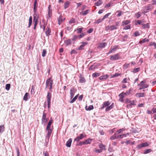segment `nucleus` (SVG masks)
I'll list each match as a JSON object with an SVG mask.
<instances>
[{"label": "nucleus", "mask_w": 156, "mask_h": 156, "mask_svg": "<svg viewBox=\"0 0 156 156\" xmlns=\"http://www.w3.org/2000/svg\"><path fill=\"white\" fill-rule=\"evenodd\" d=\"M137 96L139 97H144L145 96V94L144 93H137Z\"/></svg>", "instance_id": "obj_31"}, {"label": "nucleus", "mask_w": 156, "mask_h": 156, "mask_svg": "<svg viewBox=\"0 0 156 156\" xmlns=\"http://www.w3.org/2000/svg\"><path fill=\"white\" fill-rule=\"evenodd\" d=\"M119 59H120V57L118 54H116L113 55H112L110 58V60L113 61L117 60Z\"/></svg>", "instance_id": "obj_5"}, {"label": "nucleus", "mask_w": 156, "mask_h": 156, "mask_svg": "<svg viewBox=\"0 0 156 156\" xmlns=\"http://www.w3.org/2000/svg\"><path fill=\"white\" fill-rule=\"evenodd\" d=\"M94 30L93 28H90L87 31V33H92Z\"/></svg>", "instance_id": "obj_60"}, {"label": "nucleus", "mask_w": 156, "mask_h": 156, "mask_svg": "<svg viewBox=\"0 0 156 156\" xmlns=\"http://www.w3.org/2000/svg\"><path fill=\"white\" fill-rule=\"evenodd\" d=\"M64 43L66 46H68L71 43L70 40H67L65 41Z\"/></svg>", "instance_id": "obj_32"}, {"label": "nucleus", "mask_w": 156, "mask_h": 156, "mask_svg": "<svg viewBox=\"0 0 156 156\" xmlns=\"http://www.w3.org/2000/svg\"><path fill=\"white\" fill-rule=\"evenodd\" d=\"M129 63H126L124 65V67L125 69H127L129 66Z\"/></svg>", "instance_id": "obj_61"}, {"label": "nucleus", "mask_w": 156, "mask_h": 156, "mask_svg": "<svg viewBox=\"0 0 156 156\" xmlns=\"http://www.w3.org/2000/svg\"><path fill=\"white\" fill-rule=\"evenodd\" d=\"M111 4L110 3H108L107 4H106L105 5V8H108V7H110V6H111Z\"/></svg>", "instance_id": "obj_63"}, {"label": "nucleus", "mask_w": 156, "mask_h": 156, "mask_svg": "<svg viewBox=\"0 0 156 156\" xmlns=\"http://www.w3.org/2000/svg\"><path fill=\"white\" fill-rule=\"evenodd\" d=\"M108 77V75H105L100 76L99 79L100 80L106 79Z\"/></svg>", "instance_id": "obj_26"}, {"label": "nucleus", "mask_w": 156, "mask_h": 156, "mask_svg": "<svg viewBox=\"0 0 156 156\" xmlns=\"http://www.w3.org/2000/svg\"><path fill=\"white\" fill-rule=\"evenodd\" d=\"M117 134H116L115 133L113 136L111 137L110 138L112 140H115V139H117Z\"/></svg>", "instance_id": "obj_49"}, {"label": "nucleus", "mask_w": 156, "mask_h": 156, "mask_svg": "<svg viewBox=\"0 0 156 156\" xmlns=\"http://www.w3.org/2000/svg\"><path fill=\"white\" fill-rule=\"evenodd\" d=\"M37 15L36 14L35 15L34 14V26H36L37 24V22L38 19V16H37Z\"/></svg>", "instance_id": "obj_9"}, {"label": "nucleus", "mask_w": 156, "mask_h": 156, "mask_svg": "<svg viewBox=\"0 0 156 156\" xmlns=\"http://www.w3.org/2000/svg\"><path fill=\"white\" fill-rule=\"evenodd\" d=\"M146 23V22L144 20H137V24L142 25V26L144 23Z\"/></svg>", "instance_id": "obj_22"}, {"label": "nucleus", "mask_w": 156, "mask_h": 156, "mask_svg": "<svg viewBox=\"0 0 156 156\" xmlns=\"http://www.w3.org/2000/svg\"><path fill=\"white\" fill-rule=\"evenodd\" d=\"M145 81H142L140 82L139 84L138 85V86H140V87L139 88L140 90L147 88L148 87V85L146 84H145Z\"/></svg>", "instance_id": "obj_3"}, {"label": "nucleus", "mask_w": 156, "mask_h": 156, "mask_svg": "<svg viewBox=\"0 0 156 156\" xmlns=\"http://www.w3.org/2000/svg\"><path fill=\"white\" fill-rule=\"evenodd\" d=\"M77 91L76 89L74 87H72L71 88L70 90V97L71 98V99H72L73 97L74 96L75 93V92H76Z\"/></svg>", "instance_id": "obj_4"}, {"label": "nucleus", "mask_w": 156, "mask_h": 156, "mask_svg": "<svg viewBox=\"0 0 156 156\" xmlns=\"http://www.w3.org/2000/svg\"><path fill=\"white\" fill-rule=\"evenodd\" d=\"M101 3L102 1L101 0H99L95 3V5L97 6H99L101 4Z\"/></svg>", "instance_id": "obj_46"}, {"label": "nucleus", "mask_w": 156, "mask_h": 156, "mask_svg": "<svg viewBox=\"0 0 156 156\" xmlns=\"http://www.w3.org/2000/svg\"><path fill=\"white\" fill-rule=\"evenodd\" d=\"M90 10H87L85 11H82L80 13V14L82 16H85L90 11Z\"/></svg>", "instance_id": "obj_18"}, {"label": "nucleus", "mask_w": 156, "mask_h": 156, "mask_svg": "<svg viewBox=\"0 0 156 156\" xmlns=\"http://www.w3.org/2000/svg\"><path fill=\"white\" fill-rule=\"evenodd\" d=\"M46 30H47L46 31V35L48 36L49 35L50 33L51 32V30L48 27L46 28Z\"/></svg>", "instance_id": "obj_37"}, {"label": "nucleus", "mask_w": 156, "mask_h": 156, "mask_svg": "<svg viewBox=\"0 0 156 156\" xmlns=\"http://www.w3.org/2000/svg\"><path fill=\"white\" fill-rule=\"evenodd\" d=\"M114 107V103H112L110 106H108V107H107L106 108V109H105V111H108L110 110H111V109L113 108Z\"/></svg>", "instance_id": "obj_23"}, {"label": "nucleus", "mask_w": 156, "mask_h": 156, "mask_svg": "<svg viewBox=\"0 0 156 156\" xmlns=\"http://www.w3.org/2000/svg\"><path fill=\"white\" fill-rule=\"evenodd\" d=\"M52 120L51 119H50V120L49 121L48 125L46 128V130H48L49 129H51L50 128L51 126V124L52 123Z\"/></svg>", "instance_id": "obj_15"}, {"label": "nucleus", "mask_w": 156, "mask_h": 156, "mask_svg": "<svg viewBox=\"0 0 156 156\" xmlns=\"http://www.w3.org/2000/svg\"><path fill=\"white\" fill-rule=\"evenodd\" d=\"M149 41V40H142L141 41H140L139 42V43H144L145 42H148Z\"/></svg>", "instance_id": "obj_58"}, {"label": "nucleus", "mask_w": 156, "mask_h": 156, "mask_svg": "<svg viewBox=\"0 0 156 156\" xmlns=\"http://www.w3.org/2000/svg\"><path fill=\"white\" fill-rule=\"evenodd\" d=\"M92 140L90 138L84 141H83V144L86 145L88 144H90Z\"/></svg>", "instance_id": "obj_19"}, {"label": "nucleus", "mask_w": 156, "mask_h": 156, "mask_svg": "<svg viewBox=\"0 0 156 156\" xmlns=\"http://www.w3.org/2000/svg\"><path fill=\"white\" fill-rule=\"evenodd\" d=\"M152 151V149H148L147 150H145L144 153V154H147L148 153H149L151 152Z\"/></svg>", "instance_id": "obj_40"}, {"label": "nucleus", "mask_w": 156, "mask_h": 156, "mask_svg": "<svg viewBox=\"0 0 156 156\" xmlns=\"http://www.w3.org/2000/svg\"><path fill=\"white\" fill-rule=\"evenodd\" d=\"M79 94H78L76 95L75 96V97L71 100L69 102L71 103H73L77 99L79 95Z\"/></svg>", "instance_id": "obj_30"}, {"label": "nucleus", "mask_w": 156, "mask_h": 156, "mask_svg": "<svg viewBox=\"0 0 156 156\" xmlns=\"http://www.w3.org/2000/svg\"><path fill=\"white\" fill-rule=\"evenodd\" d=\"M10 87V84H7L5 85V89L7 90H9Z\"/></svg>", "instance_id": "obj_51"}, {"label": "nucleus", "mask_w": 156, "mask_h": 156, "mask_svg": "<svg viewBox=\"0 0 156 156\" xmlns=\"http://www.w3.org/2000/svg\"><path fill=\"white\" fill-rule=\"evenodd\" d=\"M125 130V128H122V129H120L118 130L116 132L118 133H120L124 131Z\"/></svg>", "instance_id": "obj_48"}, {"label": "nucleus", "mask_w": 156, "mask_h": 156, "mask_svg": "<svg viewBox=\"0 0 156 156\" xmlns=\"http://www.w3.org/2000/svg\"><path fill=\"white\" fill-rule=\"evenodd\" d=\"M118 45L114 46L112 48H111L110 49L109 52L108 53V54H109L110 53H112V52H113V51H116L117 49L118 48Z\"/></svg>", "instance_id": "obj_13"}, {"label": "nucleus", "mask_w": 156, "mask_h": 156, "mask_svg": "<svg viewBox=\"0 0 156 156\" xmlns=\"http://www.w3.org/2000/svg\"><path fill=\"white\" fill-rule=\"evenodd\" d=\"M104 20H103V19H98L97 21L95 22L96 23L99 24L101 23Z\"/></svg>", "instance_id": "obj_47"}, {"label": "nucleus", "mask_w": 156, "mask_h": 156, "mask_svg": "<svg viewBox=\"0 0 156 156\" xmlns=\"http://www.w3.org/2000/svg\"><path fill=\"white\" fill-rule=\"evenodd\" d=\"M5 130V127L3 125L0 126V133H2Z\"/></svg>", "instance_id": "obj_35"}, {"label": "nucleus", "mask_w": 156, "mask_h": 156, "mask_svg": "<svg viewBox=\"0 0 156 156\" xmlns=\"http://www.w3.org/2000/svg\"><path fill=\"white\" fill-rule=\"evenodd\" d=\"M83 29V27H81L80 28H77L76 29V31H77V32L78 33H81L82 31V30Z\"/></svg>", "instance_id": "obj_43"}, {"label": "nucleus", "mask_w": 156, "mask_h": 156, "mask_svg": "<svg viewBox=\"0 0 156 156\" xmlns=\"http://www.w3.org/2000/svg\"><path fill=\"white\" fill-rule=\"evenodd\" d=\"M53 84V80L50 78L47 80L46 82L45 88H47L49 87V89L51 90L52 88V85Z\"/></svg>", "instance_id": "obj_1"}, {"label": "nucleus", "mask_w": 156, "mask_h": 156, "mask_svg": "<svg viewBox=\"0 0 156 156\" xmlns=\"http://www.w3.org/2000/svg\"><path fill=\"white\" fill-rule=\"evenodd\" d=\"M51 93L48 92L47 96V102L51 101Z\"/></svg>", "instance_id": "obj_25"}, {"label": "nucleus", "mask_w": 156, "mask_h": 156, "mask_svg": "<svg viewBox=\"0 0 156 156\" xmlns=\"http://www.w3.org/2000/svg\"><path fill=\"white\" fill-rule=\"evenodd\" d=\"M75 23V19L74 18H72L69 22V23L70 24L74 23Z\"/></svg>", "instance_id": "obj_56"}, {"label": "nucleus", "mask_w": 156, "mask_h": 156, "mask_svg": "<svg viewBox=\"0 0 156 156\" xmlns=\"http://www.w3.org/2000/svg\"><path fill=\"white\" fill-rule=\"evenodd\" d=\"M119 96L120 97V98L119 99V101H123V98H124V95L123 93H121L119 95Z\"/></svg>", "instance_id": "obj_38"}, {"label": "nucleus", "mask_w": 156, "mask_h": 156, "mask_svg": "<svg viewBox=\"0 0 156 156\" xmlns=\"http://www.w3.org/2000/svg\"><path fill=\"white\" fill-rule=\"evenodd\" d=\"M110 104V103L109 101L104 102L103 103L102 107L101 108V109H103L106 106L108 107Z\"/></svg>", "instance_id": "obj_12"}, {"label": "nucleus", "mask_w": 156, "mask_h": 156, "mask_svg": "<svg viewBox=\"0 0 156 156\" xmlns=\"http://www.w3.org/2000/svg\"><path fill=\"white\" fill-rule=\"evenodd\" d=\"M46 114L44 113V112L43 113V115L42 118V121L43 122L46 119Z\"/></svg>", "instance_id": "obj_41"}, {"label": "nucleus", "mask_w": 156, "mask_h": 156, "mask_svg": "<svg viewBox=\"0 0 156 156\" xmlns=\"http://www.w3.org/2000/svg\"><path fill=\"white\" fill-rule=\"evenodd\" d=\"M85 80L84 77H83L81 76H80L79 82L80 83H85Z\"/></svg>", "instance_id": "obj_28"}, {"label": "nucleus", "mask_w": 156, "mask_h": 156, "mask_svg": "<svg viewBox=\"0 0 156 156\" xmlns=\"http://www.w3.org/2000/svg\"><path fill=\"white\" fill-rule=\"evenodd\" d=\"M65 19L64 18H62V16L61 15H60L58 19V24L60 25L61 23Z\"/></svg>", "instance_id": "obj_14"}, {"label": "nucleus", "mask_w": 156, "mask_h": 156, "mask_svg": "<svg viewBox=\"0 0 156 156\" xmlns=\"http://www.w3.org/2000/svg\"><path fill=\"white\" fill-rule=\"evenodd\" d=\"M51 6L49 5L48 8V15L49 17L51 16L52 15V10L51 9Z\"/></svg>", "instance_id": "obj_11"}, {"label": "nucleus", "mask_w": 156, "mask_h": 156, "mask_svg": "<svg viewBox=\"0 0 156 156\" xmlns=\"http://www.w3.org/2000/svg\"><path fill=\"white\" fill-rule=\"evenodd\" d=\"M88 43L87 42H82L81 43L82 44L78 48L77 50H80L83 49V47L84 46L87 44Z\"/></svg>", "instance_id": "obj_10"}, {"label": "nucleus", "mask_w": 156, "mask_h": 156, "mask_svg": "<svg viewBox=\"0 0 156 156\" xmlns=\"http://www.w3.org/2000/svg\"><path fill=\"white\" fill-rule=\"evenodd\" d=\"M105 29L107 30H112L117 29V27H115L114 25L108 26L106 27Z\"/></svg>", "instance_id": "obj_7"}, {"label": "nucleus", "mask_w": 156, "mask_h": 156, "mask_svg": "<svg viewBox=\"0 0 156 156\" xmlns=\"http://www.w3.org/2000/svg\"><path fill=\"white\" fill-rule=\"evenodd\" d=\"M116 13H118L117 15V16L119 17L122 15V12L121 11L118 10L116 11Z\"/></svg>", "instance_id": "obj_45"}, {"label": "nucleus", "mask_w": 156, "mask_h": 156, "mask_svg": "<svg viewBox=\"0 0 156 156\" xmlns=\"http://www.w3.org/2000/svg\"><path fill=\"white\" fill-rule=\"evenodd\" d=\"M100 74V73H95L92 74V76L93 77H96L99 76Z\"/></svg>", "instance_id": "obj_39"}, {"label": "nucleus", "mask_w": 156, "mask_h": 156, "mask_svg": "<svg viewBox=\"0 0 156 156\" xmlns=\"http://www.w3.org/2000/svg\"><path fill=\"white\" fill-rule=\"evenodd\" d=\"M107 44V43H99V45L98 47L100 48H104Z\"/></svg>", "instance_id": "obj_21"}, {"label": "nucleus", "mask_w": 156, "mask_h": 156, "mask_svg": "<svg viewBox=\"0 0 156 156\" xmlns=\"http://www.w3.org/2000/svg\"><path fill=\"white\" fill-rule=\"evenodd\" d=\"M152 112L153 113H156V108H154L152 109Z\"/></svg>", "instance_id": "obj_64"}, {"label": "nucleus", "mask_w": 156, "mask_h": 156, "mask_svg": "<svg viewBox=\"0 0 156 156\" xmlns=\"http://www.w3.org/2000/svg\"><path fill=\"white\" fill-rule=\"evenodd\" d=\"M142 27L144 28H149V24L148 23H144V25H143L142 26Z\"/></svg>", "instance_id": "obj_36"}, {"label": "nucleus", "mask_w": 156, "mask_h": 156, "mask_svg": "<svg viewBox=\"0 0 156 156\" xmlns=\"http://www.w3.org/2000/svg\"><path fill=\"white\" fill-rule=\"evenodd\" d=\"M117 136V139H122L124 137H125V135H124V134H122V135H118V136Z\"/></svg>", "instance_id": "obj_44"}, {"label": "nucleus", "mask_w": 156, "mask_h": 156, "mask_svg": "<svg viewBox=\"0 0 156 156\" xmlns=\"http://www.w3.org/2000/svg\"><path fill=\"white\" fill-rule=\"evenodd\" d=\"M149 142H147L145 143H143L141 144L138 145L137 147L138 148H140L142 147H144L148 146L149 145Z\"/></svg>", "instance_id": "obj_8"}, {"label": "nucleus", "mask_w": 156, "mask_h": 156, "mask_svg": "<svg viewBox=\"0 0 156 156\" xmlns=\"http://www.w3.org/2000/svg\"><path fill=\"white\" fill-rule=\"evenodd\" d=\"M85 135V134L84 133L81 134L80 136L75 138L74 140V141H80V140L82 139L83 138H84Z\"/></svg>", "instance_id": "obj_6"}, {"label": "nucleus", "mask_w": 156, "mask_h": 156, "mask_svg": "<svg viewBox=\"0 0 156 156\" xmlns=\"http://www.w3.org/2000/svg\"><path fill=\"white\" fill-rule=\"evenodd\" d=\"M131 90H132V89H130L128 91H127L125 93L122 92V93H123L124 95H127L129 94H130V91H131Z\"/></svg>", "instance_id": "obj_50"}, {"label": "nucleus", "mask_w": 156, "mask_h": 156, "mask_svg": "<svg viewBox=\"0 0 156 156\" xmlns=\"http://www.w3.org/2000/svg\"><path fill=\"white\" fill-rule=\"evenodd\" d=\"M46 130L48 131V133L46 136V137L47 138L49 139L52 131V129H49Z\"/></svg>", "instance_id": "obj_17"}, {"label": "nucleus", "mask_w": 156, "mask_h": 156, "mask_svg": "<svg viewBox=\"0 0 156 156\" xmlns=\"http://www.w3.org/2000/svg\"><path fill=\"white\" fill-rule=\"evenodd\" d=\"M130 23V20H123L122 22V25L123 26L124 25H127Z\"/></svg>", "instance_id": "obj_24"}, {"label": "nucleus", "mask_w": 156, "mask_h": 156, "mask_svg": "<svg viewBox=\"0 0 156 156\" xmlns=\"http://www.w3.org/2000/svg\"><path fill=\"white\" fill-rule=\"evenodd\" d=\"M29 94L28 93H26L23 97V100L27 101L28 100V96Z\"/></svg>", "instance_id": "obj_33"}, {"label": "nucleus", "mask_w": 156, "mask_h": 156, "mask_svg": "<svg viewBox=\"0 0 156 156\" xmlns=\"http://www.w3.org/2000/svg\"><path fill=\"white\" fill-rule=\"evenodd\" d=\"M102 150L101 149H96L95 150V152L96 153H100V152H102Z\"/></svg>", "instance_id": "obj_62"}, {"label": "nucleus", "mask_w": 156, "mask_h": 156, "mask_svg": "<svg viewBox=\"0 0 156 156\" xmlns=\"http://www.w3.org/2000/svg\"><path fill=\"white\" fill-rule=\"evenodd\" d=\"M96 68V66L94 65H92L90 66L89 67V69L90 70H92L94 69H95Z\"/></svg>", "instance_id": "obj_57"}, {"label": "nucleus", "mask_w": 156, "mask_h": 156, "mask_svg": "<svg viewBox=\"0 0 156 156\" xmlns=\"http://www.w3.org/2000/svg\"><path fill=\"white\" fill-rule=\"evenodd\" d=\"M130 25H128L127 26H125L123 28V29L124 30H128L130 28Z\"/></svg>", "instance_id": "obj_52"}, {"label": "nucleus", "mask_w": 156, "mask_h": 156, "mask_svg": "<svg viewBox=\"0 0 156 156\" xmlns=\"http://www.w3.org/2000/svg\"><path fill=\"white\" fill-rule=\"evenodd\" d=\"M37 2L34 1V15H35L37 12V6H36Z\"/></svg>", "instance_id": "obj_20"}, {"label": "nucleus", "mask_w": 156, "mask_h": 156, "mask_svg": "<svg viewBox=\"0 0 156 156\" xmlns=\"http://www.w3.org/2000/svg\"><path fill=\"white\" fill-rule=\"evenodd\" d=\"M111 13H108L106 15H105L103 17V20H104L105 18H107L110 14Z\"/></svg>", "instance_id": "obj_53"}, {"label": "nucleus", "mask_w": 156, "mask_h": 156, "mask_svg": "<svg viewBox=\"0 0 156 156\" xmlns=\"http://www.w3.org/2000/svg\"><path fill=\"white\" fill-rule=\"evenodd\" d=\"M86 110L87 111H90L92 110L94 108V107L93 105H90L88 107L86 106L85 107Z\"/></svg>", "instance_id": "obj_29"}, {"label": "nucleus", "mask_w": 156, "mask_h": 156, "mask_svg": "<svg viewBox=\"0 0 156 156\" xmlns=\"http://www.w3.org/2000/svg\"><path fill=\"white\" fill-rule=\"evenodd\" d=\"M47 51L45 49H44L43 51L42 55L43 57H44L46 55Z\"/></svg>", "instance_id": "obj_54"}, {"label": "nucleus", "mask_w": 156, "mask_h": 156, "mask_svg": "<svg viewBox=\"0 0 156 156\" xmlns=\"http://www.w3.org/2000/svg\"><path fill=\"white\" fill-rule=\"evenodd\" d=\"M72 139L70 138L66 142V146L68 147H70L72 142Z\"/></svg>", "instance_id": "obj_16"}, {"label": "nucleus", "mask_w": 156, "mask_h": 156, "mask_svg": "<svg viewBox=\"0 0 156 156\" xmlns=\"http://www.w3.org/2000/svg\"><path fill=\"white\" fill-rule=\"evenodd\" d=\"M70 3V2L69 1H67L64 4V8L65 9H66L69 7Z\"/></svg>", "instance_id": "obj_27"}, {"label": "nucleus", "mask_w": 156, "mask_h": 156, "mask_svg": "<svg viewBox=\"0 0 156 156\" xmlns=\"http://www.w3.org/2000/svg\"><path fill=\"white\" fill-rule=\"evenodd\" d=\"M99 147L102 150H105V146L103 144H101L99 145Z\"/></svg>", "instance_id": "obj_34"}, {"label": "nucleus", "mask_w": 156, "mask_h": 156, "mask_svg": "<svg viewBox=\"0 0 156 156\" xmlns=\"http://www.w3.org/2000/svg\"><path fill=\"white\" fill-rule=\"evenodd\" d=\"M149 45L150 46H154L155 48H156V43L154 42L150 43Z\"/></svg>", "instance_id": "obj_55"}, {"label": "nucleus", "mask_w": 156, "mask_h": 156, "mask_svg": "<svg viewBox=\"0 0 156 156\" xmlns=\"http://www.w3.org/2000/svg\"><path fill=\"white\" fill-rule=\"evenodd\" d=\"M86 34V33H83L82 34H80L79 36V37L80 38H81L83 37V36L85 35Z\"/></svg>", "instance_id": "obj_59"}, {"label": "nucleus", "mask_w": 156, "mask_h": 156, "mask_svg": "<svg viewBox=\"0 0 156 156\" xmlns=\"http://www.w3.org/2000/svg\"><path fill=\"white\" fill-rule=\"evenodd\" d=\"M32 16H30V17L29 19V25L28 26V27L29 28L30 27L31 25L32 24Z\"/></svg>", "instance_id": "obj_42"}, {"label": "nucleus", "mask_w": 156, "mask_h": 156, "mask_svg": "<svg viewBox=\"0 0 156 156\" xmlns=\"http://www.w3.org/2000/svg\"><path fill=\"white\" fill-rule=\"evenodd\" d=\"M145 13H147L149 11L152 10L153 9V7L151 4H148L147 6L143 7Z\"/></svg>", "instance_id": "obj_2"}]
</instances>
